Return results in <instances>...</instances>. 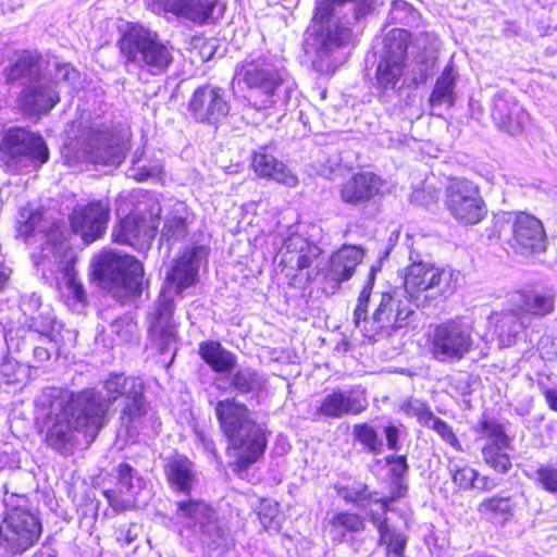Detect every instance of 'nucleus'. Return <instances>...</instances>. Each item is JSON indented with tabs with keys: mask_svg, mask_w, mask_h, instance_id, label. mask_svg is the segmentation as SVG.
<instances>
[{
	"mask_svg": "<svg viewBox=\"0 0 557 557\" xmlns=\"http://www.w3.org/2000/svg\"><path fill=\"white\" fill-rule=\"evenodd\" d=\"M37 418L46 429L47 444L59 451H67L82 434L92 442L108 418V406L94 389L74 394L59 387H46L37 396Z\"/></svg>",
	"mask_w": 557,
	"mask_h": 557,
	"instance_id": "obj_1",
	"label": "nucleus"
},
{
	"mask_svg": "<svg viewBox=\"0 0 557 557\" xmlns=\"http://www.w3.org/2000/svg\"><path fill=\"white\" fill-rule=\"evenodd\" d=\"M205 255L202 247H193L174 259L165 274V283L158 302L149 313V336L160 354L172 352L171 361L176 351L177 332L172 323L174 296L181 295L186 288L196 284L200 259Z\"/></svg>",
	"mask_w": 557,
	"mask_h": 557,
	"instance_id": "obj_2",
	"label": "nucleus"
},
{
	"mask_svg": "<svg viewBox=\"0 0 557 557\" xmlns=\"http://www.w3.org/2000/svg\"><path fill=\"white\" fill-rule=\"evenodd\" d=\"M346 2H355L357 18L371 13L376 4V0H317L307 46L315 53L312 66L320 74L329 75L336 71L338 62L332 54L351 39V29L335 12L336 7Z\"/></svg>",
	"mask_w": 557,
	"mask_h": 557,
	"instance_id": "obj_3",
	"label": "nucleus"
},
{
	"mask_svg": "<svg viewBox=\"0 0 557 557\" xmlns=\"http://www.w3.org/2000/svg\"><path fill=\"white\" fill-rule=\"evenodd\" d=\"M214 411L228 441L227 454L235 458L234 471L239 473L247 470L264 453V430L252 419L248 407L234 398L220 400Z\"/></svg>",
	"mask_w": 557,
	"mask_h": 557,
	"instance_id": "obj_4",
	"label": "nucleus"
},
{
	"mask_svg": "<svg viewBox=\"0 0 557 557\" xmlns=\"http://www.w3.org/2000/svg\"><path fill=\"white\" fill-rule=\"evenodd\" d=\"M374 273L371 270L366 286L359 294L354 312V322L362 335L375 339L381 335H389L393 331L405 326L413 310L406 296L397 292L372 294Z\"/></svg>",
	"mask_w": 557,
	"mask_h": 557,
	"instance_id": "obj_5",
	"label": "nucleus"
},
{
	"mask_svg": "<svg viewBox=\"0 0 557 557\" xmlns=\"http://www.w3.org/2000/svg\"><path fill=\"white\" fill-rule=\"evenodd\" d=\"M460 278V272L449 267L413 261L405 269L404 287L411 301L425 306L454 294Z\"/></svg>",
	"mask_w": 557,
	"mask_h": 557,
	"instance_id": "obj_6",
	"label": "nucleus"
},
{
	"mask_svg": "<svg viewBox=\"0 0 557 557\" xmlns=\"http://www.w3.org/2000/svg\"><path fill=\"white\" fill-rule=\"evenodd\" d=\"M92 267L100 285L122 301L141 294L144 268L134 257L103 251L94 258Z\"/></svg>",
	"mask_w": 557,
	"mask_h": 557,
	"instance_id": "obj_7",
	"label": "nucleus"
},
{
	"mask_svg": "<svg viewBox=\"0 0 557 557\" xmlns=\"http://www.w3.org/2000/svg\"><path fill=\"white\" fill-rule=\"evenodd\" d=\"M46 237L40 255L36 259L37 267H40L44 273L49 272L57 280L61 276L65 292L76 301H84L85 292L82 283L76 278L74 269L75 251L58 227H51Z\"/></svg>",
	"mask_w": 557,
	"mask_h": 557,
	"instance_id": "obj_8",
	"label": "nucleus"
},
{
	"mask_svg": "<svg viewBox=\"0 0 557 557\" xmlns=\"http://www.w3.org/2000/svg\"><path fill=\"white\" fill-rule=\"evenodd\" d=\"M103 388L106 397L99 392H94L99 395L101 401L108 408L113 401L122 397L124 406L120 417L121 423L129 434L137 433L148 411L143 381L138 377L125 376L124 374H111L104 381Z\"/></svg>",
	"mask_w": 557,
	"mask_h": 557,
	"instance_id": "obj_9",
	"label": "nucleus"
},
{
	"mask_svg": "<svg viewBox=\"0 0 557 557\" xmlns=\"http://www.w3.org/2000/svg\"><path fill=\"white\" fill-rule=\"evenodd\" d=\"M120 47L128 62L139 64L152 75L164 73L174 60L171 49L144 27H132L122 37Z\"/></svg>",
	"mask_w": 557,
	"mask_h": 557,
	"instance_id": "obj_10",
	"label": "nucleus"
},
{
	"mask_svg": "<svg viewBox=\"0 0 557 557\" xmlns=\"http://www.w3.org/2000/svg\"><path fill=\"white\" fill-rule=\"evenodd\" d=\"M69 148L78 159L91 163L117 165L125 157L124 143L104 124L84 127L82 135L70 141Z\"/></svg>",
	"mask_w": 557,
	"mask_h": 557,
	"instance_id": "obj_11",
	"label": "nucleus"
},
{
	"mask_svg": "<svg viewBox=\"0 0 557 557\" xmlns=\"http://www.w3.org/2000/svg\"><path fill=\"white\" fill-rule=\"evenodd\" d=\"M234 79L247 86L248 100L252 107L264 109L275 104L277 89L284 83V74L267 59L260 58L238 65Z\"/></svg>",
	"mask_w": 557,
	"mask_h": 557,
	"instance_id": "obj_12",
	"label": "nucleus"
},
{
	"mask_svg": "<svg viewBox=\"0 0 557 557\" xmlns=\"http://www.w3.org/2000/svg\"><path fill=\"white\" fill-rule=\"evenodd\" d=\"M429 342L435 360L460 361L473 349V326L465 318L449 319L433 329Z\"/></svg>",
	"mask_w": 557,
	"mask_h": 557,
	"instance_id": "obj_13",
	"label": "nucleus"
},
{
	"mask_svg": "<svg viewBox=\"0 0 557 557\" xmlns=\"http://www.w3.org/2000/svg\"><path fill=\"white\" fill-rule=\"evenodd\" d=\"M322 250L299 234H292L282 248L281 264L289 284L297 286L313 281L320 271Z\"/></svg>",
	"mask_w": 557,
	"mask_h": 557,
	"instance_id": "obj_14",
	"label": "nucleus"
},
{
	"mask_svg": "<svg viewBox=\"0 0 557 557\" xmlns=\"http://www.w3.org/2000/svg\"><path fill=\"white\" fill-rule=\"evenodd\" d=\"M77 76L78 73L75 69L63 64L57 69V79H51L42 75L35 77L21 92L18 98L21 108L28 115L47 114L60 101L57 82L61 79L74 82Z\"/></svg>",
	"mask_w": 557,
	"mask_h": 557,
	"instance_id": "obj_15",
	"label": "nucleus"
},
{
	"mask_svg": "<svg viewBox=\"0 0 557 557\" xmlns=\"http://www.w3.org/2000/svg\"><path fill=\"white\" fill-rule=\"evenodd\" d=\"M40 534L37 516L17 506L7 512L0 524V546L11 554H21L33 546Z\"/></svg>",
	"mask_w": 557,
	"mask_h": 557,
	"instance_id": "obj_16",
	"label": "nucleus"
},
{
	"mask_svg": "<svg viewBox=\"0 0 557 557\" xmlns=\"http://www.w3.org/2000/svg\"><path fill=\"white\" fill-rule=\"evenodd\" d=\"M445 206L451 216L465 225L478 224L486 214V206L479 187L465 178L449 181L445 193Z\"/></svg>",
	"mask_w": 557,
	"mask_h": 557,
	"instance_id": "obj_17",
	"label": "nucleus"
},
{
	"mask_svg": "<svg viewBox=\"0 0 557 557\" xmlns=\"http://www.w3.org/2000/svg\"><path fill=\"white\" fill-rule=\"evenodd\" d=\"M161 208L154 206L147 213H131L112 232L115 243L128 245L138 251L149 249L159 225Z\"/></svg>",
	"mask_w": 557,
	"mask_h": 557,
	"instance_id": "obj_18",
	"label": "nucleus"
},
{
	"mask_svg": "<svg viewBox=\"0 0 557 557\" xmlns=\"http://www.w3.org/2000/svg\"><path fill=\"white\" fill-rule=\"evenodd\" d=\"M3 154L8 156L11 164L25 163L33 166L46 163L49 150L41 136L24 128L10 129L3 137L1 147Z\"/></svg>",
	"mask_w": 557,
	"mask_h": 557,
	"instance_id": "obj_19",
	"label": "nucleus"
},
{
	"mask_svg": "<svg viewBox=\"0 0 557 557\" xmlns=\"http://www.w3.org/2000/svg\"><path fill=\"white\" fill-rule=\"evenodd\" d=\"M481 438L485 441L482 447L484 461L499 473H506L511 468L508 455L510 438L502 424L494 420H483L481 423Z\"/></svg>",
	"mask_w": 557,
	"mask_h": 557,
	"instance_id": "obj_20",
	"label": "nucleus"
},
{
	"mask_svg": "<svg viewBox=\"0 0 557 557\" xmlns=\"http://www.w3.org/2000/svg\"><path fill=\"white\" fill-rule=\"evenodd\" d=\"M116 484L112 490H106L103 495L115 512L133 509L136 496L145 487V480L131 465L120 463L115 468Z\"/></svg>",
	"mask_w": 557,
	"mask_h": 557,
	"instance_id": "obj_21",
	"label": "nucleus"
},
{
	"mask_svg": "<svg viewBox=\"0 0 557 557\" xmlns=\"http://www.w3.org/2000/svg\"><path fill=\"white\" fill-rule=\"evenodd\" d=\"M188 110L198 122L216 123L228 114L230 104L223 89L205 85L193 92Z\"/></svg>",
	"mask_w": 557,
	"mask_h": 557,
	"instance_id": "obj_22",
	"label": "nucleus"
},
{
	"mask_svg": "<svg viewBox=\"0 0 557 557\" xmlns=\"http://www.w3.org/2000/svg\"><path fill=\"white\" fill-rule=\"evenodd\" d=\"M110 206L108 201L97 200L86 206H77L71 215L74 233L89 244L98 239L107 230Z\"/></svg>",
	"mask_w": 557,
	"mask_h": 557,
	"instance_id": "obj_23",
	"label": "nucleus"
},
{
	"mask_svg": "<svg viewBox=\"0 0 557 557\" xmlns=\"http://www.w3.org/2000/svg\"><path fill=\"white\" fill-rule=\"evenodd\" d=\"M511 246L520 253L542 252L546 248V234L535 216L520 212L512 222Z\"/></svg>",
	"mask_w": 557,
	"mask_h": 557,
	"instance_id": "obj_24",
	"label": "nucleus"
},
{
	"mask_svg": "<svg viewBox=\"0 0 557 557\" xmlns=\"http://www.w3.org/2000/svg\"><path fill=\"white\" fill-rule=\"evenodd\" d=\"M363 257L362 247L355 245H345L332 255L324 272V278L332 289L335 290L354 275Z\"/></svg>",
	"mask_w": 557,
	"mask_h": 557,
	"instance_id": "obj_25",
	"label": "nucleus"
},
{
	"mask_svg": "<svg viewBox=\"0 0 557 557\" xmlns=\"http://www.w3.org/2000/svg\"><path fill=\"white\" fill-rule=\"evenodd\" d=\"M367 405L363 393L355 391L342 392L338 389L333 391L323 398L317 408V413L326 418H342L346 414L362 412Z\"/></svg>",
	"mask_w": 557,
	"mask_h": 557,
	"instance_id": "obj_26",
	"label": "nucleus"
},
{
	"mask_svg": "<svg viewBox=\"0 0 557 557\" xmlns=\"http://www.w3.org/2000/svg\"><path fill=\"white\" fill-rule=\"evenodd\" d=\"M218 0H158L157 5L164 12L198 25L212 21V14Z\"/></svg>",
	"mask_w": 557,
	"mask_h": 557,
	"instance_id": "obj_27",
	"label": "nucleus"
},
{
	"mask_svg": "<svg viewBox=\"0 0 557 557\" xmlns=\"http://www.w3.org/2000/svg\"><path fill=\"white\" fill-rule=\"evenodd\" d=\"M382 186L381 178L370 172L357 173L346 181L341 188V199L351 206L370 201Z\"/></svg>",
	"mask_w": 557,
	"mask_h": 557,
	"instance_id": "obj_28",
	"label": "nucleus"
},
{
	"mask_svg": "<svg viewBox=\"0 0 557 557\" xmlns=\"http://www.w3.org/2000/svg\"><path fill=\"white\" fill-rule=\"evenodd\" d=\"M488 320L493 334L504 347L516 344L517 337L525 327L524 317L518 313L516 308L495 311Z\"/></svg>",
	"mask_w": 557,
	"mask_h": 557,
	"instance_id": "obj_29",
	"label": "nucleus"
},
{
	"mask_svg": "<svg viewBox=\"0 0 557 557\" xmlns=\"http://www.w3.org/2000/svg\"><path fill=\"white\" fill-rule=\"evenodd\" d=\"M252 168L260 177L272 180L289 188L298 185L297 175L286 164L265 151L255 153Z\"/></svg>",
	"mask_w": 557,
	"mask_h": 557,
	"instance_id": "obj_30",
	"label": "nucleus"
},
{
	"mask_svg": "<svg viewBox=\"0 0 557 557\" xmlns=\"http://www.w3.org/2000/svg\"><path fill=\"white\" fill-rule=\"evenodd\" d=\"M510 301L524 314L544 317L554 310V295L549 292H517L511 296Z\"/></svg>",
	"mask_w": 557,
	"mask_h": 557,
	"instance_id": "obj_31",
	"label": "nucleus"
},
{
	"mask_svg": "<svg viewBox=\"0 0 557 557\" xmlns=\"http://www.w3.org/2000/svg\"><path fill=\"white\" fill-rule=\"evenodd\" d=\"M168 481L173 490L189 493L197 483L194 465L187 458L172 460L166 468Z\"/></svg>",
	"mask_w": 557,
	"mask_h": 557,
	"instance_id": "obj_32",
	"label": "nucleus"
},
{
	"mask_svg": "<svg viewBox=\"0 0 557 557\" xmlns=\"http://www.w3.org/2000/svg\"><path fill=\"white\" fill-rule=\"evenodd\" d=\"M199 354L215 372H227L232 370L236 363L235 356L223 348L218 342L209 341L201 343Z\"/></svg>",
	"mask_w": 557,
	"mask_h": 557,
	"instance_id": "obj_33",
	"label": "nucleus"
},
{
	"mask_svg": "<svg viewBox=\"0 0 557 557\" xmlns=\"http://www.w3.org/2000/svg\"><path fill=\"white\" fill-rule=\"evenodd\" d=\"M517 101L505 94H498L494 98L492 119L498 128L510 135L521 134V122H508L511 114V108L517 106Z\"/></svg>",
	"mask_w": 557,
	"mask_h": 557,
	"instance_id": "obj_34",
	"label": "nucleus"
},
{
	"mask_svg": "<svg viewBox=\"0 0 557 557\" xmlns=\"http://www.w3.org/2000/svg\"><path fill=\"white\" fill-rule=\"evenodd\" d=\"M175 517L187 525L205 524L212 517L211 508L202 500L188 499L177 502Z\"/></svg>",
	"mask_w": 557,
	"mask_h": 557,
	"instance_id": "obj_35",
	"label": "nucleus"
},
{
	"mask_svg": "<svg viewBox=\"0 0 557 557\" xmlns=\"http://www.w3.org/2000/svg\"><path fill=\"white\" fill-rule=\"evenodd\" d=\"M448 470L453 482L461 488L488 490L487 480H479V473L461 460H449Z\"/></svg>",
	"mask_w": 557,
	"mask_h": 557,
	"instance_id": "obj_36",
	"label": "nucleus"
},
{
	"mask_svg": "<svg viewBox=\"0 0 557 557\" xmlns=\"http://www.w3.org/2000/svg\"><path fill=\"white\" fill-rule=\"evenodd\" d=\"M478 511L495 524H504L512 517L509 497H491L479 504Z\"/></svg>",
	"mask_w": 557,
	"mask_h": 557,
	"instance_id": "obj_37",
	"label": "nucleus"
},
{
	"mask_svg": "<svg viewBox=\"0 0 557 557\" xmlns=\"http://www.w3.org/2000/svg\"><path fill=\"white\" fill-rule=\"evenodd\" d=\"M455 75L451 66H446L442 75L437 78L436 84L430 96V104L433 109L447 104L453 106L455 102Z\"/></svg>",
	"mask_w": 557,
	"mask_h": 557,
	"instance_id": "obj_38",
	"label": "nucleus"
},
{
	"mask_svg": "<svg viewBox=\"0 0 557 557\" xmlns=\"http://www.w3.org/2000/svg\"><path fill=\"white\" fill-rule=\"evenodd\" d=\"M7 81L12 83L17 79L29 77L30 81L39 77V65L37 58L28 52L23 51L15 62L4 70Z\"/></svg>",
	"mask_w": 557,
	"mask_h": 557,
	"instance_id": "obj_39",
	"label": "nucleus"
},
{
	"mask_svg": "<svg viewBox=\"0 0 557 557\" xmlns=\"http://www.w3.org/2000/svg\"><path fill=\"white\" fill-rule=\"evenodd\" d=\"M374 523H376L377 527L380 542L386 546L387 554L394 557H403L407 545L406 534L396 529H392L386 520H374Z\"/></svg>",
	"mask_w": 557,
	"mask_h": 557,
	"instance_id": "obj_40",
	"label": "nucleus"
},
{
	"mask_svg": "<svg viewBox=\"0 0 557 557\" xmlns=\"http://www.w3.org/2000/svg\"><path fill=\"white\" fill-rule=\"evenodd\" d=\"M410 39L408 30L403 28L391 29L385 38L386 57L392 60L405 62Z\"/></svg>",
	"mask_w": 557,
	"mask_h": 557,
	"instance_id": "obj_41",
	"label": "nucleus"
},
{
	"mask_svg": "<svg viewBox=\"0 0 557 557\" xmlns=\"http://www.w3.org/2000/svg\"><path fill=\"white\" fill-rule=\"evenodd\" d=\"M405 62L384 58L376 70V81L383 89L396 88L404 73Z\"/></svg>",
	"mask_w": 557,
	"mask_h": 557,
	"instance_id": "obj_42",
	"label": "nucleus"
},
{
	"mask_svg": "<svg viewBox=\"0 0 557 557\" xmlns=\"http://www.w3.org/2000/svg\"><path fill=\"white\" fill-rule=\"evenodd\" d=\"M267 380L250 369L238 370L232 379V385L240 393L262 391Z\"/></svg>",
	"mask_w": 557,
	"mask_h": 557,
	"instance_id": "obj_43",
	"label": "nucleus"
},
{
	"mask_svg": "<svg viewBox=\"0 0 557 557\" xmlns=\"http://www.w3.org/2000/svg\"><path fill=\"white\" fill-rule=\"evenodd\" d=\"M258 516L264 530L278 532L282 524L278 512V504L271 499H262L260 503Z\"/></svg>",
	"mask_w": 557,
	"mask_h": 557,
	"instance_id": "obj_44",
	"label": "nucleus"
},
{
	"mask_svg": "<svg viewBox=\"0 0 557 557\" xmlns=\"http://www.w3.org/2000/svg\"><path fill=\"white\" fill-rule=\"evenodd\" d=\"M352 434L369 451L373 454L382 453L383 443L379 438L377 432L371 425L367 423L356 424Z\"/></svg>",
	"mask_w": 557,
	"mask_h": 557,
	"instance_id": "obj_45",
	"label": "nucleus"
},
{
	"mask_svg": "<svg viewBox=\"0 0 557 557\" xmlns=\"http://www.w3.org/2000/svg\"><path fill=\"white\" fill-rule=\"evenodd\" d=\"M187 234L186 222L181 216L168 218L161 231V239L173 244Z\"/></svg>",
	"mask_w": 557,
	"mask_h": 557,
	"instance_id": "obj_46",
	"label": "nucleus"
},
{
	"mask_svg": "<svg viewBox=\"0 0 557 557\" xmlns=\"http://www.w3.org/2000/svg\"><path fill=\"white\" fill-rule=\"evenodd\" d=\"M57 321L50 311H44L38 317L32 318L30 327L38 334L48 337L50 341H57L54 334Z\"/></svg>",
	"mask_w": 557,
	"mask_h": 557,
	"instance_id": "obj_47",
	"label": "nucleus"
},
{
	"mask_svg": "<svg viewBox=\"0 0 557 557\" xmlns=\"http://www.w3.org/2000/svg\"><path fill=\"white\" fill-rule=\"evenodd\" d=\"M400 409L408 417L417 418L423 425H426L434 416L423 401L413 398L404 401Z\"/></svg>",
	"mask_w": 557,
	"mask_h": 557,
	"instance_id": "obj_48",
	"label": "nucleus"
},
{
	"mask_svg": "<svg viewBox=\"0 0 557 557\" xmlns=\"http://www.w3.org/2000/svg\"><path fill=\"white\" fill-rule=\"evenodd\" d=\"M110 329L119 342L128 343L137 332V324L128 318H120L112 322Z\"/></svg>",
	"mask_w": 557,
	"mask_h": 557,
	"instance_id": "obj_49",
	"label": "nucleus"
},
{
	"mask_svg": "<svg viewBox=\"0 0 557 557\" xmlns=\"http://www.w3.org/2000/svg\"><path fill=\"white\" fill-rule=\"evenodd\" d=\"M434 430L446 443L450 444L457 450H462L460 442L454 434L451 428L442 419L433 416L432 420L425 425Z\"/></svg>",
	"mask_w": 557,
	"mask_h": 557,
	"instance_id": "obj_50",
	"label": "nucleus"
},
{
	"mask_svg": "<svg viewBox=\"0 0 557 557\" xmlns=\"http://www.w3.org/2000/svg\"><path fill=\"white\" fill-rule=\"evenodd\" d=\"M332 524L335 528H342L344 531H358L362 528V520L358 515L355 513H348V512H341L336 513L332 518Z\"/></svg>",
	"mask_w": 557,
	"mask_h": 557,
	"instance_id": "obj_51",
	"label": "nucleus"
},
{
	"mask_svg": "<svg viewBox=\"0 0 557 557\" xmlns=\"http://www.w3.org/2000/svg\"><path fill=\"white\" fill-rule=\"evenodd\" d=\"M537 481L552 493H557V467L542 466L536 471Z\"/></svg>",
	"mask_w": 557,
	"mask_h": 557,
	"instance_id": "obj_52",
	"label": "nucleus"
},
{
	"mask_svg": "<svg viewBox=\"0 0 557 557\" xmlns=\"http://www.w3.org/2000/svg\"><path fill=\"white\" fill-rule=\"evenodd\" d=\"M389 15L393 21L400 24H407L413 15V10L408 2L404 0H396L392 4Z\"/></svg>",
	"mask_w": 557,
	"mask_h": 557,
	"instance_id": "obj_53",
	"label": "nucleus"
},
{
	"mask_svg": "<svg viewBox=\"0 0 557 557\" xmlns=\"http://www.w3.org/2000/svg\"><path fill=\"white\" fill-rule=\"evenodd\" d=\"M386 463L391 466V472L397 479L403 478L408 471V465L405 456H388Z\"/></svg>",
	"mask_w": 557,
	"mask_h": 557,
	"instance_id": "obj_54",
	"label": "nucleus"
},
{
	"mask_svg": "<svg viewBox=\"0 0 557 557\" xmlns=\"http://www.w3.org/2000/svg\"><path fill=\"white\" fill-rule=\"evenodd\" d=\"M40 219L41 216L38 213L30 214L28 220L18 226V234L25 238L29 237L34 233L36 225L40 221Z\"/></svg>",
	"mask_w": 557,
	"mask_h": 557,
	"instance_id": "obj_55",
	"label": "nucleus"
},
{
	"mask_svg": "<svg viewBox=\"0 0 557 557\" xmlns=\"http://www.w3.org/2000/svg\"><path fill=\"white\" fill-rule=\"evenodd\" d=\"M399 429L395 425H387L384 429V434L386 438V444L389 449L397 450L398 449V437H399Z\"/></svg>",
	"mask_w": 557,
	"mask_h": 557,
	"instance_id": "obj_56",
	"label": "nucleus"
},
{
	"mask_svg": "<svg viewBox=\"0 0 557 557\" xmlns=\"http://www.w3.org/2000/svg\"><path fill=\"white\" fill-rule=\"evenodd\" d=\"M521 122V132L523 131L525 124L529 122V114L525 110L517 103L511 108V114L509 115L508 122Z\"/></svg>",
	"mask_w": 557,
	"mask_h": 557,
	"instance_id": "obj_57",
	"label": "nucleus"
},
{
	"mask_svg": "<svg viewBox=\"0 0 557 557\" xmlns=\"http://www.w3.org/2000/svg\"><path fill=\"white\" fill-rule=\"evenodd\" d=\"M539 387L542 392V394L545 397L546 403L548 404L549 408L557 412V387L556 388H548L544 384L540 383Z\"/></svg>",
	"mask_w": 557,
	"mask_h": 557,
	"instance_id": "obj_58",
	"label": "nucleus"
},
{
	"mask_svg": "<svg viewBox=\"0 0 557 557\" xmlns=\"http://www.w3.org/2000/svg\"><path fill=\"white\" fill-rule=\"evenodd\" d=\"M161 173V166L154 165L151 169L140 168L137 173L134 174V178L138 182H144L150 177H154Z\"/></svg>",
	"mask_w": 557,
	"mask_h": 557,
	"instance_id": "obj_59",
	"label": "nucleus"
},
{
	"mask_svg": "<svg viewBox=\"0 0 557 557\" xmlns=\"http://www.w3.org/2000/svg\"><path fill=\"white\" fill-rule=\"evenodd\" d=\"M133 528L134 525L132 524L121 527L119 530L117 540L124 544H131L136 537V534L133 533Z\"/></svg>",
	"mask_w": 557,
	"mask_h": 557,
	"instance_id": "obj_60",
	"label": "nucleus"
},
{
	"mask_svg": "<svg viewBox=\"0 0 557 557\" xmlns=\"http://www.w3.org/2000/svg\"><path fill=\"white\" fill-rule=\"evenodd\" d=\"M197 436H198L199 441L201 442L203 448L207 451L211 453L214 456V458L218 460L219 456L216 453L214 442L212 440L206 437L205 434H202V433H197Z\"/></svg>",
	"mask_w": 557,
	"mask_h": 557,
	"instance_id": "obj_61",
	"label": "nucleus"
},
{
	"mask_svg": "<svg viewBox=\"0 0 557 557\" xmlns=\"http://www.w3.org/2000/svg\"><path fill=\"white\" fill-rule=\"evenodd\" d=\"M396 492H393L392 493V496L388 498V499H385V500H380L382 503V506H383V509L385 510L387 508V504L389 502H393L395 500L396 498L400 497V496H404L405 494V491H406V487L400 483V482H396Z\"/></svg>",
	"mask_w": 557,
	"mask_h": 557,
	"instance_id": "obj_62",
	"label": "nucleus"
},
{
	"mask_svg": "<svg viewBox=\"0 0 557 557\" xmlns=\"http://www.w3.org/2000/svg\"><path fill=\"white\" fill-rule=\"evenodd\" d=\"M345 499L351 502H358L359 499H363L367 497V488H362L359 492L347 493L343 495Z\"/></svg>",
	"mask_w": 557,
	"mask_h": 557,
	"instance_id": "obj_63",
	"label": "nucleus"
},
{
	"mask_svg": "<svg viewBox=\"0 0 557 557\" xmlns=\"http://www.w3.org/2000/svg\"><path fill=\"white\" fill-rule=\"evenodd\" d=\"M9 276H10V274L7 273L5 269L2 265H0V292L7 285V283L9 281Z\"/></svg>",
	"mask_w": 557,
	"mask_h": 557,
	"instance_id": "obj_64",
	"label": "nucleus"
}]
</instances>
